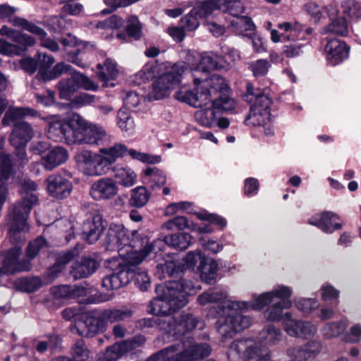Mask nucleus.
<instances>
[{
	"instance_id": "obj_28",
	"label": "nucleus",
	"mask_w": 361,
	"mask_h": 361,
	"mask_svg": "<svg viewBox=\"0 0 361 361\" xmlns=\"http://www.w3.org/2000/svg\"><path fill=\"white\" fill-rule=\"evenodd\" d=\"M13 173V159L9 154H0V211L8 193L7 182Z\"/></svg>"
},
{
	"instance_id": "obj_42",
	"label": "nucleus",
	"mask_w": 361,
	"mask_h": 361,
	"mask_svg": "<svg viewBox=\"0 0 361 361\" xmlns=\"http://www.w3.org/2000/svg\"><path fill=\"white\" fill-rule=\"evenodd\" d=\"M80 87L78 72H73L71 78L62 80L59 82V96L61 99H70L73 93L77 92Z\"/></svg>"
},
{
	"instance_id": "obj_54",
	"label": "nucleus",
	"mask_w": 361,
	"mask_h": 361,
	"mask_svg": "<svg viewBox=\"0 0 361 361\" xmlns=\"http://www.w3.org/2000/svg\"><path fill=\"white\" fill-rule=\"evenodd\" d=\"M129 271L132 272L130 281H134L135 285L142 291H146L150 286V279L147 271L142 269H133L129 267Z\"/></svg>"
},
{
	"instance_id": "obj_61",
	"label": "nucleus",
	"mask_w": 361,
	"mask_h": 361,
	"mask_svg": "<svg viewBox=\"0 0 361 361\" xmlns=\"http://www.w3.org/2000/svg\"><path fill=\"white\" fill-rule=\"evenodd\" d=\"M204 257L200 250L190 251L183 258H182V272L185 269L194 271L197 267V262Z\"/></svg>"
},
{
	"instance_id": "obj_50",
	"label": "nucleus",
	"mask_w": 361,
	"mask_h": 361,
	"mask_svg": "<svg viewBox=\"0 0 361 361\" xmlns=\"http://www.w3.org/2000/svg\"><path fill=\"white\" fill-rule=\"evenodd\" d=\"M150 196L151 193L147 188L137 186L131 190L128 204L135 208H142L147 204Z\"/></svg>"
},
{
	"instance_id": "obj_5",
	"label": "nucleus",
	"mask_w": 361,
	"mask_h": 361,
	"mask_svg": "<svg viewBox=\"0 0 361 361\" xmlns=\"http://www.w3.org/2000/svg\"><path fill=\"white\" fill-rule=\"evenodd\" d=\"M39 116V113L30 107H13L6 112L2 122L4 123L6 121L13 122L9 142L13 147H26L34 136V130L32 126L22 120L26 117L35 118Z\"/></svg>"
},
{
	"instance_id": "obj_24",
	"label": "nucleus",
	"mask_w": 361,
	"mask_h": 361,
	"mask_svg": "<svg viewBox=\"0 0 361 361\" xmlns=\"http://www.w3.org/2000/svg\"><path fill=\"white\" fill-rule=\"evenodd\" d=\"M251 338H252V337ZM283 338V334L279 326L273 324H267L259 331L257 336V341L254 338L253 339L257 345L269 351L266 347H274L279 345Z\"/></svg>"
},
{
	"instance_id": "obj_62",
	"label": "nucleus",
	"mask_w": 361,
	"mask_h": 361,
	"mask_svg": "<svg viewBox=\"0 0 361 361\" xmlns=\"http://www.w3.org/2000/svg\"><path fill=\"white\" fill-rule=\"evenodd\" d=\"M118 126L123 131L130 132L134 128L133 117L126 110L121 109L117 114Z\"/></svg>"
},
{
	"instance_id": "obj_60",
	"label": "nucleus",
	"mask_w": 361,
	"mask_h": 361,
	"mask_svg": "<svg viewBox=\"0 0 361 361\" xmlns=\"http://www.w3.org/2000/svg\"><path fill=\"white\" fill-rule=\"evenodd\" d=\"M217 59V56L214 55L212 53H205L201 56L199 68L204 72L219 69L220 66Z\"/></svg>"
},
{
	"instance_id": "obj_23",
	"label": "nucleus",
	"mask_w": 361,
	"mask_h": 361,
	"mask_svg": "<svg viewBox=\"0 0 361 361\" xmlns=\"http://www.w3.org/2000/svg\"><path fill=\"white\" fill-rule=\"evenodd\" d=\"M47 188L49 194L59 200L68 197L73 190V185L70 180L61 174L50 175L47 179Z\"/></svg>"
},
{
	"instance_id": "obj_34",
	"label": "nucleus",
	"mask_w": 361,
	"mask_h": 361,
	"mask_svg": "<svg viewBox=\"0 0 361 361\" xmlns=\"http://www.w3.org/2000/svg\"><path fill=\"white\" fill-rule=\"evenodd\" d=\"M278 27L284 32L280 34L276 30H271V39L274 43L282 42L289 40L295 33L300 31L301 23L295 22H284L279 23Z\"/></svg>"
},
{
	"instance_id": "obj_25",
	"label": "nucleus",
	"mask_w": 361,
	"mask_h": 361,
	"mask_svg": "<svg viewBox=\"0 0 361 361\" xmlns=\"http://www.w3.org/2000/svg\"><path fill=\"white\" fill-rule=\"evenodd\" d=\"M105 223L100 214L93 215L87 219L82 226V238L88 243L97 241L105 228Z\"/></svg>"
},
{
	"instance_id": "obj_43",
	"label": "nucleus",
	"mask_w": 361,
	"mask_h": 361,
	"mask_svg": "<svg viewBox=\"0 0 361 361\" xmlns=\"http://www.w3.org/2000/svg\"><path fill=\"white\" fill-rule=\"evenodd\" d=\"M203 85L209 88V91L216 97L226 96L225 94L231 91L225 78L217 74L211 75Z\"/></svg>"
},
{
	"instance_id": "obj_46",
	"label": "nucleus",
	"mask_w": 361,
	"mask_h": 361,
	"mask_svg": "<svg viewBox=\"0 0 361 361\" xmlns=\"http://www.w3.org/2000/svg\"><path fill=\"white\" fill-rule=\"evenodd\" d=\"M100 315L104 317L105 322L115 323L131 318L133 315V311L127 307L105 309L101 310Z\"/></svg>"
},
{
	"instance_id": "obj_13",
	"label": "nucleus",
	"mask_w": 361,
	"mask_h": 361,
	"mask_svg": "<svg viewBox=\"0 0 361 361\" xmlns=\"http://www.w3.org/2000/svg\"><path fill=\"white\" fill-rule=\"evenodd\" d=\"M162 244L163 242L160 239H157L152 243H149L148 238H147V242L142 245L140 243L139 247H126L127 250L125 255L119 252V255H123L125 258V263L123 264H121V266H128L133 269H140V267H137V265L140 264L151 252L157 254V249L161 250V245H162Z\"/></svg>"
},
{
	"instance_id": "obj_38",
	"label": "nucleus",
	"mask_w": 361,
	"mask_h": 361,
	"mask_svg": "<svg viewBox=\"0 0 361 361\" xmlns=\"http://www.w3.org/2000/svg\"><path fill=\"white\" fill-rule=\"evenodd\" d=\"M349 321L346 317H342L338 321L326 323L321 329L324 339H331L342 335L346 330Z\"/></svg>"
},
{
	"instance_id": "obj_31",
	"label": "nucleus",
	"mask_w": 361,
	"mask_h": 361,
	"mask_svg": "<svg viewBox=\"0 0 361 361\" xmlns=\"http://www.w3.org/2000/svg\"><path fill=\"white\" fill-rule=\"evenodd\" d=\"M244 100L249 103L254 102L250 107H256L257 110L270 111L271 99L259 90H255L253 85L248 82L246 85V93L243 96Z\"/></svg>"
},
{
	"instance_id": "obj_41",
	"label": "nucleus",
	"mask_w": 361,
	"mask_h": 361,
	"mask_svg": "<svg viewBox=\"0 0 361 361\" xmlns=\"http://www.w3.org/2000/svg\"><path fill=\"white\" fill-rule=\"evenodd\" d=\"M100 312L101 310H94L83 316L92 337L106 329V322L104 317H101Z\"/></svg>"
},
{
	"instance_id": "obj_45",
	"label": "nucleus",
	"mask_w": 361,
	"mask_h": 361,
	"mask_svg": "<svg viewBox=\"0 0 361 361\" xmlns=\"http://www.w3.org/2000/svg\"><path fill=\"white\" fill-rule=\"evenodd\" d=\"M126 345L127 343L120 341L107 347L98 355L97 361H118L127 353Z\"/></svg>"
},
{
	"instance_id": "obj_16",
	"label": "nucleus",
	"mask_w": 361,
	"mask_h": 361,
	"mask_svg": "<svg viewBox=\"0 0 361 361\" xmlns=\"http://www.w3.org/2000/svg\"><path fill=\"white\" fill-rule=\"evenodd\" d=\"M116 181L110 177H103L94 181L89 190V195L95 201H106L118 193Z\"/></svg>"
},
{
	"instance_id": "obj_9",
	"label": "nucleus",
	"mask_w": 361,
	"mask_h": 361,
	"mask_svg": "<svg viewBox=\"0 0 361 361\" xmlns=\"http://www.w3.org/2000/svg\"><path fill=\"white\" fill-rule=\"evenodd\" d=\"M163 244L161 245V250L164 245L176 250L174 252H168L167 259L164 264H159L157 266L156 275L160 279L173 276L180 272V233H169L163 240L160 239ZM157 252L159 251L157 249Z\"/></svg>"
},
{
	"instance_id": "obj_44",
	"label": "nucleus",
	"mask_w": 361,
	"mask_h": 361,
	"mask_svg": "<svg viewBox=\"0 0 361 361\" xmlns=\"http://www.w3.org/2000/svg\"><path fill=\"white\" fill-rule=\"evenodd\" d=\"M125 30L126 33L118 32L116 35L118 39L126 41L127 37L133 38L135 40L141 38L142 34V24L136 16H131L128 18L125 25Z\"/></svg>"
},
{
	"instance_id": "obj_2",
	"label": "nucleus",
	"mask_w": 361,
	"mask_h": 361,
	"mask_svg": "<svg viewBox=\"0 0 361 361\" xmlns=\"http://www.w3.org/2000/svg\"><path fill=\"white\" fill-rule=\"evenodd\" d=\"M157 297L148 306L149 313L163 316L158 319L161 329L171 331L180 326V279L167 281L156 286Z\"/></svg>"
},
{
	"instance_id": "obj_4",
	"label": "nucleus",
	"mask_w": 361,
	"mask_h": 361,
	"mask_svg": "<svg viewBox=\"0 0 361 361\" xmlns=\"http://www.w3.org/2000/svg\"><path fill=\"white\" fill-rule=\"evenodd\" d=\"M20 187L21 199L10 207L8 220L10 241L17 244L20 242L18 234L29 230L27 219L32 207L38 202L35 193L37 185L35 181L25 178L20 181Z\"/></svg>"
},
{
	"instance_id": "obj_49",
	"label": "nucleus",
	"mask_w": 361,
	"mask_h": 361,
	"mask_svg": "<svg viewBox=\"0 0 361 361\" xmlns=\"http://www.w3.org/2000/svg\"><path fill=\"white\" fill-rule=\"evenodd\" d=\"M134 149H128L126 145L121 143H116L110 147H104L99 149V152L106 155L109 159L114 164L118 158H123L129 156L131 158V152Z\"/></svg>"
},
{
	"instance_id": "obj_10",
	"label": "nucleus",
	"mask_w": 361,
	"mask_h": 361,
	"mask_svg": "<svg viewBox=\"0 0 361 361\" xmlns=\"http://www.w3.org/2000/svg\"><path fill=\"white\" fill-rule=\"evenodd\" d=\"M46 123V133L49 139L54 142H64L68 145H73L70 138L73 137L75 128L70 123L61 119L57 115L42 117Z\"/></svg>"
},
{
	"instance_id": "obj_12",
	"label": "nucleus",
	"mask_w": 361,
	"mask_h": 361,
	"mask_svg": "<svg viewBox=\"0 0 361 361\" xmlns=\"http://www.w3.org/2000/svg\"><path fill=\"white\" fill-rule=\"evenodd\" d=\"M22 254L20 245H15L4 253L2 266L0 267V276L13 274L16 272L29 271L32 265L27 259H19Z\"/></svg>"
},
{
	"instance_id": "obj_55",
	"label": "nucleus",
	"mask_w": 361,
	"mask_h": 361,
	"mask_svg": "<svg viewBox=\"0 0 361 361\" xmlns=\"http://www.w3.org/2000/svg\"><path fill=\"white\" fill-rule=\"evenodd\" d=\"M295 308L304 313L310 314L317 310L320 305L316 298H297L293 301Z\"/></svg>"
},
{
	"instance_id": "obj_40",
	"label": "nucleus",
	"mask_w": 361,
	"mask_h": 361,
	"mask_svg": "<svg viewBox=\"0 0 361 361\" xmlns=\"http://www.w3.org/2000/svg\"><path fill=\"white\" fill-rule=\"evenodd\" d=\"M143 173L150 188L154 191L161 189L166 184L167 177L165 172L157 167H147Z\"/></svg>"
},
{
	"instance_id": "obj_35",
	"label": "nucleus",
	"mask_w": 361,
	"mask_h": 361,
	"mask_svg": "<svg viewBox=\"0 0 361 361\" xmlns=\"http://www.w3.org/2000/svg\"><path fill=\"white\" fill-rule=\"evenodd\" d=\"M219 264L216 259L203 257L198 267L201 279L208 284L214 283L216 279Z\"/></svg>"
},
{
	"instance_id": "obj_8",
	"label": "nucleus",
	"mask_w": 361,
	"mask_h": 361,
	"mask_svg": "<svg viewBox=\"0 0 361 361\" xmlns=\"http://www.w3.org/2000/svg\"><path fill=\"white\" fill-rule=\"evenodd\" d=\"M147 242L146 237H139L137 230L128 231L122 224H111L107 230L105 244L109 250L118 249L121 252L125 247H139Z\"/></svg>"
},
{
	"instance_id": "obj_27",
	"label": "nucleus",
	"mask_w": 361,
	"mask_h": 361,
	"mask_svg": "<svg viewBox=\"0 0 361 361\" xmlns=\"http://www.w3.org/2000/svg\"><path fill=\"white\" fill-rule=\"evenodd\" d=\"M132 272L129 271V267L121 266L118 262L116 269L111 274L103 278L102 285L107 290H117L130 282Z\"/></svg>"
},
{
	"instance_id": "obj_51",
	"label": "nucleus",
	"mask_w": 361,
	"mask_h": 361,
	"mask_svg": "<svg viewBox=\"0 0 361 361\" xmlns=\"http://www.w3.org/2000/svg\"><path fill=\"white\" fill-rule=\"evenodd\" d=\"M270 117V111H263L257 110L256 107H250V112L245 120V123L249 126H257L259 128L267 124Z\"/></svg>"
},
{
	"instance_id": "obj_52",
	"label": "nucleus",
	"mask_w": 361,
	"mask_h": 361,
	"mask_svg": "<svg viewBox=\"0 0 361 361\" xmlns=\"http://www.w3.org/2000/svg\"><path fill=\"white\" fill-rule=\"evenodd\" d=\"M336 3L340 6L341 11L351 20L357 21L361 18V6L356 1L337 0Z\"/></svg>"
},
{
	"instance_id": "obj_15",
	"label": "nucleus",
	"mask_w": 361,
	"mask_h": 361,
	"mask_svg": "<svg viewBox=\"0 0 361 361\" xmlns=\"http://www.w3.org/2000/svg\"><path fill=\"white\" fill-rule=\"evenodd\" d=\"M74 135L70 138L73 144L100 145L106 137V131L100 126L92 123L80 124L75 128Z\"/></svg>"
},
{
	"instance_id": "obj_18",
	"label": "nucleus",
	"mask_w": 361,
	"mask_h": 361,
	"mask_svg": "<svg viewBox=\"0 0 361 361\" xmlns=\"http://www.w3.org/2000/svg\"><path fill=\"white\" fill-rule=\"evenodd\" d=\"M9 22L15 27H21L22 29L38 36L41 39V45L43 47L54 52L59 50V45L54 39L49 37L46 38V32L42 27L28 21L27 19L15 16L14 18H11Z\"/></svg>"
},
{
	"instance_id": "obj_58",
	"label": "nucleus",
	"mask_w": 361,
	"mask_h": 361,
	"mask_svg": "<svg viewBox=\"0 0 361 361\" xmlns=\"http://www.w3.org/2000/svg\"><path fill=\"white\" fill-rule=\"evenodd\" d=\"M326 30L327 32L343 37L346 36L349 32L346 19L343 17L332 20L331 23L326 26Z\"/></svg>"
},
{
	"instance_id": "obj_26",
	"label": "nucleus",
	"mask_w": 361,
	"mask_h": 361,
	"mask_svg": "<svg viewBox=\"0 0 361 361\" xmlns=\"http://www.w3.org/2000/svg\"><path fill=\"white\" fill-rule=\"evenodd\" d=\"M182 361H195L209 356L212 348L208 343H197L193 338H182Z\"/></svg>"
},
{
	"instance_id": "obj_3",
	"label": "nucleus",
	"mask_w": 361,
	"mask_h": 361,
	"mask_svg": "<svg viewBox=\"0 0 361 361\" xmlns=\"http://www.w3.org/2000/svg\"><path fill=\"white\" fill-rule=\"evenodd\" d=\"M292 295L291 287L276 284L269 291L253 295L252 300L230 302V307L242 308L246 312L250 310L261 311L267 307L263 312L264 319L269 322H280L283 319L284 310L293 307V301L290 300Z\"/></svg>"
},
{
	"instance_id": "obj_1",
	"label": "nucleus",
	"mask_w": 361,
	"mask_h": 361,
	"mask_svg": "<svg viewBox=\"0 0 361 361\" xmlns=\"http://www.w3.org/2000/svg\"><path fill=\"white\" fill-rule=\"evenodd\" d=\"M227 290L222 287L210 288L197 297V302L202 306L210 303L218 305L216 312L219 318L216 322V328L222 340L234 337L252 324L251 317L242 314L244 309L230 307V302L243 301L227 300Z\"/></svg>"
},
{
	"instance_id": "obj_6",
	"label": "nucleus",
	"mask_w": 361,
	"mask_h": 361,
	"mask_svg": "<svg viewBox=\"0 0 361 361\" xmlns=\"http://www.w3.org/2000/svg\"><path fill=\"white\" fill-rule=\"evenodd\" d=\"M236 102L233 98H225L214 100L213 104L204 106L195 114V118L201 126L207 128L219 127L221 129L228 128L229 120L221 116L223 112H230L235 109Z\"/></svg>"
},
{
	"instance_id": "obj_56",
	"label": "nucleus",
	"mask_w": 361,
	"mask_h": 361,
	"mask_svg": "<svg viewBox=\"0 0 361 361\" xmlns=\"http://www.w3.org/2000/svg\"><path fill=\"white\" fill-rule=\"evenodd\" d=\"M204 326L205 324L202 320L192 314L182 315V334L190 332L195 329H203Z\"/></svg>"
},
{
	"instance_id": "obj_63",
	"label": "nucleus",
	"mask_w": 361,
	"mask_h": 361,
	"mask_svg": "<svg viewBox=\"0 0 361 361\" xmlns=\"http://www.w3.org/2000/svg\"><path fill=\"white\" fill-rule=\"evenodd\" d=\"M44 247H47V240L42 236H39L30 242L26 250L27 257L29 258L28 259L30 261L33 259L39 251Z\"/></svg>"
},
{
	"instance_id": "obj_14",
	"label": "nucleus",
	"mask_w": 361,
	"mask_h": 361,
	"mask_svg": "<svg viewBox=\"0 0 361 361\" xmlns=\"http://www.w3.org/2000/svg\"><path fill=\"white\" fill-rule=\"evenodd\" d=\"M170 71L161 74L160 76L153 82L152 91L148 94L149 100H159L166 97L171 90H173L176 85L180 81V74L174 73V63Z\"/></svg>"
},
{
	"instance_id": "obj_37",
	"label": "nucleus",
	"mask_w": 361,
	"mask_h": 361,
	"mask_svg": "<svg viewBox=\"0 0 361 361\" xmlns=\"http://www.w3.org/2000/svg\"><path fill=\"white\" fill-rule=\"evenodd\" d=\"M112 171L118 183L123 187H131L136 183L137 176L128 166L118 164L112 167Z\"/></svg>"
},
{
	"instance_id": "obj_33",
	"label": "nucleus",
	"mask_w": 361,
	"mask_h": 361,
	"mask_svg": "<svg viewBox=\"0 0 361 361\" xmlns=\"http://www.w3.org/2000/svg\"><path fill=\"white\" fill-rule=\"evenodd\" d=\"M68 159V152L63 147L56 146L51 148L42 159V165L46 170L51 171L65 163Z\"/></svg>"
},
{
	"instance_id": "obj_64",
	"label": "nucleus",
	"mask_w": 361,
	"mask_h": 361,
	"mask_svg": "<svg viewBox=\"0 0 361 361\" xmlns=\"http://www.w3.org/2000/svg\"><path fill=\"white\" fill-rule=\"evenodd\" d=\"M342 340L351 344L360 343L361 341V324H353L348 331L343 335Z\"/></svg>"
},
{
	"instance_id": "obj_17",
	"label": "nucleus",
	"mask_w": 361,
	"mask_h": 361,
	"mask_svg": "<svg viewBox=\"0 0 361 361\" xmlns=\"http://www.w3.org/2000/svg\"><path fill=\"white\" fill-rule=\"evenodd\" d=\"M231 98L228 96L216 97L204 85H201L192 90L188 91L182 96V102L195 108L207 106L214 103V100Z\"/></svg>"
},
{
	"instance_id": "obj_7",
	"label": "nucleus",
	"mask_w": 361,
	"mask_h": 361,
	"mask_svg": "<svg viewBox=\"0 0 361 361\" xmlns=\"http://www.w3.org/2000/svg\"><path fill=\"white\" fill-rule=\"evenodd\" d=\"M226 354L228 361H272L270 352L257 345L252 338L234 340Z\"/></svg>"
},
{
	"instance_id": "obj_30",
	"label": "nucleus",
	"mask_w": 361,
	"mask_h": 361,
	"mask_svg": "<svg viewBox=\"0 0 361 361\" xmlns=\"http://www.w3.org/2000/svg\"><path fill=\"white\" fill-rule=\"evenodd\" d=\"M167 70L168 68H173L170 62H164L159 63L158 61H150L146 63L142 69L135 75V82L138 85L146 83L159 74L162 68Z\"/></svg>"
},
{
	"instance_id": "obj_48",
	"label": "nucleus",
	"mask_w": 361,
	"mask_h": 361,
	"mask_svg": "<svg viewBox=\"0 0 361 361\" xmlns=\"http://www.w3.org/2000/svg\"><path fill=\"white\" fill-rule=\"evenodd\" d=\"M76 161L87 176H96L94 153L88 150L80 152L76 157Z\"/></svg>"
},
{
	"instance_id": "obj_53",
	"label": "nucleus",
	"mask_w": 361,
	"mask_h": 361,
	"mask_svg": "<svg viewBox=\"0 0 361 361\" xmlns=\"http://www.w3.org/2000/svg\"><path fill=\"white\" fill-rule=\"evenodd\" d=\"M97 68L102 70L97 73V76L101 81L104 82L115 80L118 73L116 64L109 59L105 61L103 66L101 64H98Z\"/></svg>"
},
{
	"instance_id": "obj_32",
	"label": "nucleus",
	"mask_w": 361,
	"mask_h": 361,
	"mask_svg": "<svg viewBox=\"0 0 361 361\" xmlns=\"http://www.w3.org/2000/svg\"><path fill=\"white\" fill-rule=\"evenodd\" d=\"M99 265L98 262L93 258L82 257L73 264L71 274L75 280L87 278L96 271Z\"/></svg>"
},
{
	"instance_id": "obj_29",
	"label": "nucleus",
	"mask_w": 361,
	"mask_h": 361,
	"mask_svg": "<svg viewBox=\"0 0 361 361\" xmlns=\"http://www.w3.org/2000/svg\"><path fill=\"white\" fill-rule=\"evenodd\" d=\"M51 294L57 299H75L87 296L89 293L85 284L59 285L50 290Z\"/></svg>"
},
{
	"instance_id": "obj_19",
	"label": "nucleus",
	"mask_w": 361,
	"mask_h": 361,
	"mask_svg": "<svg viewBox=\"0 0 361 361\" xmlns=\"http://www.w3.org/2000/svg\"><path fill=\"white\" fill-rule=\"evenodd\" d=\"M322 350V344L319 341L311 340L302 345L288 348L286 354L294 361H311L320 354Z\"/></svg>"
},
{
	"instance_id": "obj_39",
	"label": "nucleus",
	"mask_w": 361,
	"mask_h": 361,
	"mask_svg": "<svg viewBox=\"0 0 361 361\" xmlns=\"http://www.w3.org/2000/svg\"><path fill=\"white\" fill-rule=\"evenodd\" d=\"M77 247L67 250L59 255L54 265L49 268L45 275L49 280L56 279L59 274L61 271L63 266L69 263L75 256L78 255Z\"/></svg>"
},
{
	"instance_id": "obj_21",
	"label": "nucleus",
	"mask_w": 361,
	"mask_h": 361,
	"mask_svg": "<svg viewBox=\"0 0 361 361\" xmlns=\"http://www.w3.org/2000/svg\"><path fill=\"white\" fill-rule=\"evenodd\" d=\"M308 223L326 233H332L343 226L340 216L330 211L315 214L308 219Z\"/></svg>"
},
{
	"instance_id": "obj_57",
	"label": "nucleus",
	"mask_w": 361,
	"mask_h": 361,
	"mask_svg": "<svg viewBox=\"0 0 361 361\" xmlns=\"http://www.w3.org/2000/svg\"><path fill=\"white\" fill-rule=\"evenodd\" d=\"M17 286L23 292L34 293L42 286V281L37 276L25 277L18 280Z\"/></svg>"
},
{
	"instance_id": "obj_20",
	"label": "nucleus",
	"mask_w": 361,
	"mask_h": 361,
	"mask_svg": "<svg viewBox=\"0 0 361 361\" xmlns=\"http://www.w3.org/2000/svg\"><path fill=\"white\" fill-rule=\"evenodd\" d=\"M300 31L299 33L293 35V36L289 40H286L283 46V54L287 58H295L300 56L303 54V48L305 44L302 43L301 41H307V36L312 34L313 30L312 27H306L301 24Z\"/></svg>"
},
{
	"instance_id": "obj_36",
	"label": "nucleus",
	"mask_w": 361,
	"mask_h": 361,
	"mask_svg": "<svg viewBox=\"0 0 361 361\" xmlns=\"http://www.w3.org/2000/svg\"><path fill=\"white\" fill-rule=\"evenodd\" d=\"M223 16L237 34H240L243 31H253L255 29V25L250 17L233 13H224Z\"/></svg>"
},
{
	"instance_id": "obj_47",
	"label": "nucleus",
	"mask_w": 361,
	"mask_h": 361,
	"mask_svg": "<svg viewBox=\"0 0 361 361\" xmlns=\"http://www.w3.org/2000/svg\"><path fill=\"white\" fill-rule=\"evenodd\" d=\"M221 7L228 8L226 0H203L192 8V13H197L200 18H206L215 9Z\"/></svg>"
},
{
	"instance_id": "obj_11",
	"label": "nucleus",
	"mask_w": 361,
	"mask_h": 361,
	"mask_svg": "<svg viewBox=\"0 0 361 361\" xmlns=\"http://www.w3.org/2000/svg\"><path fill=\"white\" fill-rule=\"evenodd\" d=\"M8 38L15 44L0 39V54L5 56H21L25 54L27 48L35 44L34 37L18 30L12 29Z\"/></svg>"
},
{
	"instance_id": "obj_59",
	"label": "nucleus",
	"mask_w": 361,
	"mask_h": 361,
	"mask_svg": "<svg viewBox=\"0 0 361 361\" xmlns=\"http://www.w3.org/2000/svg\"><path fill=\"white\" fill-rule=\"evenodd\" d=\"M200 243L206 252L214 255L218 254L224 249L223 243L213 237L202 236L200 238Z\"/></svg>"
},
{
	"instance_id": "obj_22",
	"label": "nucleus",
	"mask_w": 361,
	"mask_h": 361,
	"mask_svg": "<svg viewBox=\"0 0 361 361\" xmlns=\"http://www.w3.org/2000/svg\"><path fill=\"white\" fill-rule=\"evenodd\" d=\"M324 51L328 63L335 66L348 58L350 47L343 41L329 39L325 45Z\"/></svg>"
}]
</instances>
